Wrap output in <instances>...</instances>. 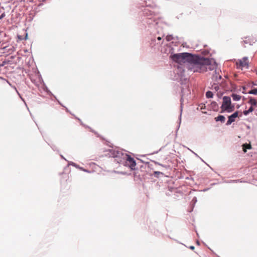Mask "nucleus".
<instances>
[{
	"instance_id": "nucleus-21",
	"label": "nucleus",
	"mask_w": 257,
	"mask_h": 257,
	"mask_svg": "<svg viewBox=\"0 0 257 257\" xmlns=\"http://www.w3.org/2000/svg\"><path fill=\"white\" fill-rule=\"evenodd\" d=\"M27 37H28V35H27V34H26V39H27Z\"/></svg>"
},
{
	"instance_id": "nucleus-19",
	"label": "nucleus",
	"mask_w": 257,
	"mask_h": 257,
	"mask_svg": "<svg viewBox=\"0 0 257 257\" xmlns=\"http://www.w3.org/2000/svg\"><path fill=\"white\" fill-rule=\"evenodd\" d=\"M158 40H161V38L160 37H159L158 38Z\"/></svg>"
},
{
	"instance_id": "nucleus-13",
	"label": "nucleus",
	"mask_w": 257,
	"mask_h": 257,
	"mask_svg": "<svg viewBox=\"0 0 257 257\" xmlns=\"http://www.w3.org/2000/svg\"><path fill=\"white\" fill-rule=\"evenodd\" d=\"M166 38L167 41H170L173 40V37L171 35L167 36Z\"/></svg>"
},
{
	"instance_id": "nucleus-10",
	"label": "nucleus",
	"mask_w": 257,
	"mask_h": 257,
	"mask_svg": "<svg viewBox=\"0 0 257 257\" xmlns=\"http://www.w3.org/2000/svg\"><path fill=\"white\" fill-rule=\"evenodd\" d=\"M213 96V94L211 91H208L206 93V96L207 98H212Z\"/></svg>"
},
{
	"instance_id": "nucleus-9",
	"label": "nucleus",
	"mask_w": 257,
	"mask_h": 257,
	"mask_svg": "<svg viewBox=\"0 0 257 257\" xmlns=\"http://www.w3.org/2000/svg\"><path fill=\"white\" fill-rule=\"evenodd\" d=\"M232 97L234 101H238L240 99L241 96L236 94H232Z\"/></svg>"
},
{
	"instance_id": "nucleus-6",
	"label": "nucleus",
	"mask_w": 257,
	"mask_h": 257,
	"mask_svg": "<svg viewBox=\"0 0 257 257\" xmlns=\"http://www.w3.org/2000/svg\"><path fill=\"white\" fill-rule=\"evenodd\" d=\"M215 120L216 121H221V122H224L225 118L224 116L219 115L217 117L215 118Z\"/></svg>"
},
{
	"instance_id": "nucleus-11",
	"label": "nucleus",
	"mask_w": 257,
	"mask_h": 257,
	"mask_svg": "<svg viewBox=\"0 0 257 257\" xmlns=\"http://www.w3.org/2000/svg\"><path fill=\"white\" fill-rule=\"evenodd\" d=\"M248 93L257 95V88H254L249 91Z\"/></svg>"
},
{
	"instance_id": "nucleus-5",
	"label": "nucleus",
	"mask_w": 257,
	"mask_h": 257,
	"mask_svg": "<svg viewBox=\"0 0 257 257\" xmlns=\"http://www.w3.org/2000/svg\"><path fill=\"white\" fill-rule=\"evenodd\" d=\"M238 113L237 111L235 112L232 114L228 116V119L226 123L227 125L231 124L233 122L235 121V118L238 117Z\"/></svg>"
},
{
	"instance_id": "nucleus-4",
	"label": "nucleus",
	"mask_w": 257,
	"mask_h": 257,
	"mask_svg": "<svg viewBox=\"0 0 257 257\" xmlns=\"http://www.w3.org/2000/svg\"><path fill=\"white\" fill-rule=\"evenodd\" d=\"M236 64L237 68L245 67L248 68V60L247 57H244L241 60H239L236 62Z\"/></svg>"
},
{
	"instance_id": "nucleus-15",
	"label": "nucleus",
	"mask_w": 257,
	"mask_h": 257,
	"mask_svg": "<svg viewBox=\"0 0 257 257\" xmlns=\"http://www.w3.org/2000/svg\"><path fill=\"white\" fill-rule=\"evenodd\" d=\"M6 15L5 13H3L1 16H0V20H2L3 18H4L5 17Z\"/></svg>"
},
{
	"instance_id": "nucleus-20",
	"label": "nucleus",
	"mask_w": 257,
	"mask_h": 257,
	"mask_svg": "<svg viewBox=\"0 0 257 257\" xmlns=\"http://www.w3.org/2000/svg\"><path fill=\"white\" fill-rule=\"evenodd\" d=\"M217 88H218V86H217V87L215 86V88L216 90H217Z\"/></svg>"
},
{
	"instance_id": "nucleus-7",
	"label": "nucleus",
	"mask_w": 257,
	"mask_h": 257,
	"mask_svg": "<svg viewBox=\"0 0 257 257\" xmlns=\"http://www.w3.org/2000/svg\"><path fill=\"white\" fill-rule=\"evenodd\" d=\"M251 148V145L250 144H244L242 145V149L244 152H246L247 149H250Z\"/></svg>"
},
{
	"instance_id": "nucleus-12",
	"label": "nucleus",
	"mask_w": 257,
	"mask_h": 257,
	"mask_svg": "<svg viewBox=\"0 0 257 257\" xmlns=\"http://www.w3.org/2000/svg\"><path fill=\"white\" fill-rule=\"evenodd\" d=\"M62 178L63 179H65L67 181L69 179V176L68 174H67L63 173L62 174Z\"/></svg>"
},
{
	"instance_id": "nucleus-18",
	"label": "nucleus",
	"mask_w": 257,
	"mask_h": 257,
	"mask_svg": "<svg viewBox=\"0 0 257 257\" xmlns=\"http://www.w3.org/2000/svg\"><path fill=\"white\" fill-rule=\"evenodd\" d=\"M194 248H195V247H194V246H191L190 247V249H194Z\"/></svg>"
},
{
	"instance_id": "nucleus-17",
	"label": "nucleus",
	"mask_w": 257,
	"mask_h": 257,
	"mask_svg": "<svg viewBox=\"0 0 257 257\" xmlns=\"http://www.w3.org/2000/svg\"><path fill=\"white\" fill-rule=\"evenodd\" d=\"M80 169L81 170H83V171L87 172V171H86L85 169H83L82 168H80Z\"/></svg>"
},
{
	"instance_id": "nucleus-3",
	"label": "nucleus",
	"mask_w": 257,
	"mask_h": 257,
	"mask_svg": "<svg viewBox=\"0 0 257 257\" xmlns=\"http://www.w3.org/2000/svg\"><path fill=\"white\" fill-rule=\"evenodd\" d=\"M125 165L128 166L131 169L134 170L136 165V163L134 159L131 156L127 155L125 162Z\"/></svg>"
},
{
	"instance_id": "nucleus-16",
	"label": "nucleus",
	"mask_w": 257,
	"mask_h": 257,
	"mask_svg": "<svg viewBox=\"0 0 257 257\" xmlns=\"http://www.w3.org/2000/svg\"><path fill=\"white\" fill-rule=\"evenodd\" d=\"M249 113V112L247 110H244L243 111V114L245 115H247L248 113Z\"/></svg>"
},
{
	"instance_id": "nucleus-8",
	"label": "nucleus",
	"mask_w": 257,
	"mask_h": 257,
	"mask_svg": "<svg viewBox=\"0 0 257 257\" xmlns=\"http://www.w3.org/2000/svg\"><path fill=\"white\" fill-rule=\"evenodd\" d=\"M248 103L249 104H250L252 106H255V105H256L257 101H256V100L254 98L251 97V98H249V100L248 101Z\"/></svg>"
},
{
	"instance_id": "nucleus-14",
	"label": "nucleus",
	"mask_w": 257,
	"mask_h": 257,
	"mask_svg": "<svg viewBox=\"0 0 257 257\" xmlns=\"http://www.w3.org/2000/svg\"><path fill=\"white\" fill-rule=\"evenodd\" d=\"M254 110V108H253V107L252 106H251L248 109V111L250 112H251L253 111Z\"/></svg>"
},
{
	"instance_id": "nucleus-2",
	"label": "nucleus",
	"mask_w": 257,
	"mask_h": 257,
	"mask_svg": "<svg viewBox=\"0 0 257 257\" xmlns=\"http://www.w3.org/2000/svg\"><path fill=\"white\" fill-rule=\"evenodd\" d=\"M234 107L231 105L230 98L228 96H224L223 97V102L221 106V113L225 111L227 112H232L234 110Z\"/></svg>"
},
{
	"instance_id": "nucleus-1",
	"label": "nucleus",
	"mask_w": 257,
	"mask_h": 257,
	"mask_svg": "<svg viewBox=\"0 0 257 257\" xmlns=\"http://www.w3.org/2000/svg\"><path fill=\"white\" fill-rule=\"evenodd\" d=\"M171 59L179 64L188 63L189 68L193 72H204L213 70L216 65L215 62L203 57L193 55L188 53L174 54L170 56Z\"/></svg>"
}]
</instances>
